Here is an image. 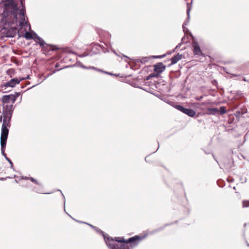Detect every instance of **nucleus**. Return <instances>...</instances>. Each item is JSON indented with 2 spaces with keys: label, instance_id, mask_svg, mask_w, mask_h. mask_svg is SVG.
I'll use <instances>...</instances> for the list:
<instances>
[{
  "label": "nucleus",
  "instance_id": "obj_14",
  "mask_svg": "<svg viewBox=\"0 0 249 249\" xmlns=\"http://www.w3.org/2000/svg\"><path fill=\"white\" fill-rule=\"evenodd\" d=\"M207 112L206 113L208 115H214L217 114L219 112V110L216 108H207Z\"/></svg>",
  "mask_w": 249,
  "mask_h": 249
},
{
  "label": "nucleus",
  "instance_id": "obj_17",
  "mask_svg": "<svg viewBox=\"0 0 249 249\" xmlns=\"http://www.w3.org/2000/svg\"><path fill=\"white\" fill-rule=\"evenodd\" d=\"M63 209H64V211H65V212L68 214L69 215L70 217H71L73 220H75L76 221L79 222V223H85V224H88L89 225L90 227H91L92 229H93L94 230L95 229L96 227L92 225H91L90 224H88V223H87L86 222H82V221H78L77 220H75V219H74L73 218H72L69 213H67V212L65 210V205L63 207Z\"/></svg>",
  "mask_w": 249,
  "mask_h": 249
},
{
  "label": "nucleus",
  "instance_id": "obj_48",
  "mask_svg": "<svg viewBox=\"0 0 249 249\" xmlns=\"http://www.w3.org/2000/svg\"><path fill=\"white\" fill-rule=\"evenodd\" d=\"M176 49L175 48L172 51V52H175Z\"/></svg>",
  "mask_w": 249,
  "mask_h": 249
},
{
  "label": "nucleus",
  "instance_id": "obj_55",
  "mask_svg": "<svg viewBox=\"0 0 249 249\" xmlns=\"http://www.w3.org/2000/svg\"><path fill=\"white\" fill-rule=\"evenodd\" d=\"M68 67H63V69H64L65 68H67Z\"/></svg>",
  "mask_w": 249,
  "mask_h": 249
},
{
  "label": "nucleus",
  "instance_id": "obj_28",
  "mask_svg": "<svg viewBox=\"0 0 249 249\" xmlns=\"http://www.w3.org/2000/svg\"><path fill=\"white\" fill-rule=\"evenodd\" d=\"M239 111L241 112V114H242V115H243L247 112V109L246 108H241Z\"/></svg>",
  "mask_w": 249,
  "mask_h": 249
},
{
  "label": "nucleus",
  "instance_id": "obj_32",
  "mask_svg": "<svg viewBox=\"0 0 249 249\" xmlns=\"http://www.w3.org/2000/svg\"><path fill=\"white\" fill-rule=\"evenodd\" d=\"M185 36H184L182 39H181V42H182V44L183 43H187V40L185 41Z\"/></svg>",
  "mask_w": 249,
  "mask_h": 249
},
{
  "label": "nucleus",
  "instance_id": "obj_4",
  "mask_svg": "<svg viewBox=\"0 0 249 249\" xmlns=\"http://www.w3.org/2000/svg\"><path fill=\"white\" fill-rule=\"evenodd\" d=\"M2 114L3 116V120L1 127L0 143H6L9 132V130L7 127L10 126V121L12 114L2 111Z\"/></svg>",
  "mask_w": 249,
  "mask_h": 249
},
{
  "label": "nucleus",
  "instance_id": "obj_35",
  "mask_svg": "<svg viewBox=\"0 0 249 249\" xmlns=\"http://www.w3.org/2000/svg\"><path fill=\"white\" fill-rule=\"evenodd\" d=\"M182 44V42H180V43H179L176 47H175V49H177L178 48H179L181 46Z\"/></svg>",
  "mask_w": 249,
  "mask_h": 249
},
{
  "label": "nucleus",
  "instance_id": "obj_10",
  "mask_svg": "<svg viewBox=\"0 0 249 249\" xmlns=\"http://www.w3.org/2000/svg\"><path fill=\"white\" fill-rule=\"evenodd\" d=\"M192 2H193V0H192V1L190 3H187V19H186V21L184 22V23L183 24V25H182L183 30V32L184 33H185L186 32L188 31V29L185 27V26L187 25L188 24L189 22L190 18V11H191V8H192L191 5L192 3Z\"/></svg>",
  "mask_w": 249,
  "mask_h": 249
},
{
  "label": "nucleus",
  "instance_id": "obj_26",
  "mask_svg": "<svg viewBox=\"0 0 249 249\" xmlns=\"http://www.w3.org/2000/svg\"><path fill=\"white\" fill-rule=\"evenodd\" d=\"M234 115L235 117L238 119H239L241 117V116L243 115L242 114H241V113L239 110L236 111L235 112Z\"/></svg>",
  "mask_w": 249,
  "mask_h": 249
},
{
  "label": "nucleus",
  "instance_id": "obj_19",
  "mask_svg": "<svg viewBox=\"0 0 249 249\" xmlns=\"http://www.w3.org/2000/svg\"><path fill=\"white\" fill-rule=\"evenodd\" d=\"M170 224H166L163 227H160L158 229H157L155 230H154L153 231L151 232V234H153V233H156V232H159L160 231H162L164 229V228L167 226H169L170 225Z\"/></svg>",
  "mask_w": 249,
  "mask_h": 249
},
{
  "label": "nucleus",
  "instance_id": "obj_31",
  "mask_svg": "<svg viewBox=\"0 0 249 249\" xmlns=\"http://www.w3.org/2000/svg\"><path fill=\"white\" fill-rule=\"evenodd\" d=\"M8 161V162L10 163V165H11V168H13V164L12 162V161L7 157L6 158V159H5Z\"/></svg>",
  "mask_w": 249,
  "mask_h": 249
},
{
  "label": "nucleus",
  "instance_id": "obj_5",
  "mask_svg": "<svg viewBox=\"0 0 249 249\" xmlns=\"http://www.w3.org/2000/svg\"><path fill=\"white\" fill-rule=\"evenodd\" d=\"M29 78V76H28L26 78H15L11 79L9 81L7 82L5 84H4L1 86L2 89L4 90V92H6L7 89L8 88H13L15 87V86L17 84H18L20 81L25 79H28Z\"/></svg>",
  "mask_w": 249,
  "mask_h": 249
},
{
  "label": "nucleus",
  "instance_id": "obj_37",
  "mask_svg": "<svg viewBox=\"0 0 249 249\" xmlns=\"http://www.w3.org/2000/svg\"><path fill=\"white\" fill-rule=\"evenodd\" d=\"M212 84H213V85H215L217 84V81H216V80H213V81H212Z\"/></svg>",
  "mask_w": 249,
  "mask_h": 249
},
{
  "label": "nucleus",
  "instance_id": "obj_7",
  "mask_svg": "<svg viewBox=\"0 0 249 249\" xmlns=\"http://www.w3.org/2000/svg\"><path fill=\"white\" fill-rule=\"evenodd\" d=\"M175 107L178 110L191 117H194L196 114V112L193 109L185 108L181 105H177Z\"/></svg>",
  "mask_w": 249,
  "mask_h": 249
},
{
  "label": "nucleus",
  "instance_id": "obj_16",
  "mask_svg": "<svg viewBox=\"0 0 249 249\" xmlns=\"http://www.w3.org/2000/svg\"><path fill=\"white\" fill-rule=\"evenodd\" d=\"M6 144V143H4V142L0 143L1 154L5 157V159H6V158H7L6 154L5 153V149Z\"/></svg>",
  "mask_w": 249,
  "mask_h": 249
},
{
  "label": "nucleus",
  "instance_id": "obj_34",
  "mask_svg": "<svg viewBox=\"0 0 249 249\" xmlns=\"http://www.w3.org/2000/svg\"><path fill=\"white\" fill-rule=\"evenodd\" d=\"M88 54L86 53H83L82 54H81V55H79V57H85L86 56H87Z\"/></svg>",
  "mask_w": 249,
  "mask_h": 249
},
{
  "label": "nucleus",
  "instance_id": "obj_1",
  "mask_svg": "<svg viewBox=\"0 0 249 249\" xmlns=\"http://www.w3.org/2000/svg\"><path fill=\"white\" fill-rule=\"evenodd\" d=\"M3 12L1 14V23L3 25H11L18 20L17 11L18 10L17 4L14 0H4Z\"/></svg>",
  "mask_w": 249,
  "mask_h": 249
},
{
  "label": "nucleus",
  "instance_id": "obj_40",
  "mask_svg": "<svg viewBox=\"0 0 249 249\" xmlns=\"http://www.w3.org/2000/svg\"><path fill=\"white\" fill-rule=\"evenodd\" d=\"M203 96H200V97L196 98V99L198 100H201Z\"/></svg>",
  "mask_w": 249,
  "mask_h": 249
},
{
  "label": "nucleus",
  "instance_id": "obj_22",
  "mask_svg": "<svg viewBox=\"0 0 249 249\" xmlns=\"http://www.w3.org/2000/svg\"><path fill=\"white\" fill-rule=\"evenodd\" d=\"M150 58H151V57H142L140 60H138V61L141 62L142 63H145L148 62Z\"/></svg>",
  "mask_w": 249,
  "mask_h": 249
},
{
  "label": "nucleus",
  "instance_id": "obj_8",
  "mask_svg": "<svg viewBox=\"0 0 249 249\" xmlns=\"http://www.w3.org/2000/svg\"><path fill=\"white\" fill-rule=\"evenodd\" d=\"M139 237H140V239L135 241L133 243L122 242L120 243L121 244V245H119V243L118 242H116V244L118 247L117 248H116V249H129V247H126L128 244H131V246H136L138 245V241H140L144 238V236L141 237L139 236Z\"/></svg>",
  "mask_w": 249,
  "mask_h": 249
},
{
  "label": "nucleus",
  "instance_id": "obj_38",
  "mask_svg": "<svg viewBox=\"0 0 249 249\" xmlns=\"http://www.w3.org/2000/svg\"><path fill=\"white\" fill-rule=\"evenodd\" d=\"M103 72L104 73H107L108 74H110V75H114L113 74L111 73H109V72H106V71H103Z\"/></svg>",
  "mask_w": 249,
  "mask_h": 249
},
{
  "label": "nucleus",
  "instance_id": "obj_44",
  "mask_svg": "<svg viewBox=\"0 0 249 249\" xmlns=\"http://www.w3.org/2000/svg\"><path fill=\"white\" fill-rule=\"evenodd\" d=\"M58 67H59V64H58V63H56V64H55V67H56V68H58Z\"/></svg>",
  "mask_w": 249,
  "mask_h": 249
},
{
  "label": "nucleus",
  "instance_id": "obj_39",
  "mask_svg": "<svg viewBox=\"0 0 249 249\" xmlns=\"http://www.w3.org/2000/svg\"><path fill=\"white\" fill-rule=\"evenodd\" d=\"M213 157L214 159L216 161V162L217 163H218V161H217V160H216V159L215 158L213 154Z\"/></svg>",
  "mask_w": 249,
  "mask_h": 249
},
{
  "label": "nucleus",
  "instance_id": "obj_9",
  "mask_svg": "<svg viewBox=\"0 0 249 249\" xmlns=\"http://www.w3.org/2000/svg\"><path fill=\"white\" fill-rule=\"evenodd\" d=\"M233 161L232 159L229 158H225L223 160V163L222 165H220V168H224L228 171H229L233 166Z\"/></svg>",
  "mask_w": 249,
  "mask_h": 249
},
{
  "label": "nucleus",
  "instance_id": "obj_27",
  "mask_svg": "<svg viewBox=\"0 0 249 249\" xmlns=\"http://www.w3.org/2000/svg\"><path fill=\"white\" fill-rule=\"evenodd\" d=\"M166 54H163L162 55H153L151 56V57L154 58H163L164 56H165Z\"/></svg>",
  "mask_w": 249,
  "mask_h": 249
},
{
  "label": "nucleus",
  "instance_id": "obj_52",
  "mask_svg": "<svg viewBox=\"0 0 249 249\" xmlns=\"http://www.w3.org/2000/svg\"><path fill=\"white\" fill-rule=\"evenodd\" d=\"M157 151H158V149H156V150H155V151H154V152H153V153H155V152H157Z\"/></svg>",
  "mask_w": 249,
  "mask_h": 249
},
{
  "label": "nucleus",
  "instance_id": "obj_45",
  "mask_svg": "<svg viewBox=\"0 0 249 249\" xmlns=\"http://www.w3.org/2000/svg\"><path fill=\"white\" fill-rule=\"evenodd\" d=\"M24 178L25 179H30V178H28V177H25L24 178Z\"/></svg>",
  "mask_w": 249,
  "mask_h": 249
},
{
  "label": "nucleus",
  "instance_id": "obj_30",
  "mask_svg": "<svg viewBox=\"0 0 249 249\" xmlns=\"http://www.w3.org/2000/svg\"><path fill=\"white\" fill-rule=\"evenodd\" d=\"M156 76V74H154V73H151L150 74V75H149L148 76H147L146 77V80H149L150 78L151 77H155Z\"/></svg>",
  "mask_w": 249,
  "mask_h": 249
},
{
  "label": "nucleus",
  "instance_id": "obj_54",
  "mask_svg": "<svg viewBox=\"0 0 249 249\" xmlns=\"http://www.w3.org/2000/svg\"><path fill=\"white\" fill-rule=\"evenodd\" d=\"M0 180H4V178H1V179H0Z\"/></svg>",
  "mask_w": 249,
  "mask_h": 249
},
{
  "label": "nucleus",
  "instance_id": "obj_59",
  "mask_svg": "<svg viewBox=\"0 0 249 249\" xmlns=\"http://www.w3.org/2000/svg\"><path fill=\"white\" fill-rule=\"evenodd\" d=\"M233 189L235 190V187H233Z\"/></svg>",
  "mask_w": 249,
  "mask_h": 249
},
{
  "label": "nucleus",
  "instance_id": "obj_51",
  "mask_svg": "<svg viewBox=\"0 0 249 249\" xmlns=\"http://www.w3.org/2000/svg\"><path fill=\"white\" fill-rule=\"evenodd\" d=\"M157 151H158V149H156V150H155V151H154V152H153V153H155V152H157Z\"/></svg>",
  "mask_w": 249,
  "mask_h": 249
},
{
  "label": "nucleus",
  "instance_id": "obj_56",
  "mask_svg": "<svg viewBox=\"0 0 249 249\" xmlns=\"http://www.w3.org/2000/svg\"><path fill=\"white\" fill-rule=\"evenodd\" d=\"M50 47H55V46H52H52H51Z\"/></svg>",
  "mask_w": 249,
  "mask_h": 249
},
{
  "label": "nucleus",
  "instance_id": "obj_25",
  "mask_svg": "<svg viewBox=\"0 0 249 249\" xmlns=\"http://www.w3.org/2000/svg\"><path fill=\"white\" fill-rule=\"evenodd\" d=\"M33 39L36 42H37V39H39V36L35 32H33Z\"/></svg>",
  "mask_w": 249,
  "mask_h": 249
},
{
  "label": "nucleus",
  "instance_id": "obj_42",
  "mask_svg": "<svg viewBox=\"0 0 249 249\" xmlns=\"http://www.w3.org/2000/svg\"><path fill=\"white\" fill-rule=\"evenodd\" d=\"M123 56L124 57L126 58L127 59H129V58L128 57H127V56L124 55H123Z\"/></svg>",
  "mask_w": 249,
  "mask_h": 249
},
{
  "label": "nucleus",
  "instance_id": "obj_20",
  "mask_svg": "<svg viewBox=\"0 0 249 249\" xmlns=\"http://www.w3.org/2000/svg\"><path fill=\"white\" fill-rule=\"evenodd\" d=\"M37 44H39L41 47H43L45 44H46L44 40L39 37V39H37V42H36Z\"/></svg>",
  "mask_w": 249,
  "mask_h": 249
},
{
  "label": "nucleus",
  "instance_id": "obj_13",
  "mask_svg": "<svg viewBox=\"0 0 249 249\" xmlns=\"http://www.w3.org/2000/svg\"><path fill=\"white\" fill-rule=\"evenodd\" d=\"M182 57V55L179 53H178L177 55H174L171 58V65H174L177 63L179 60L181 59Z\"/></svg>",
  "mask_w": 249,
  "mask_h": 249
},
{
  "label": "nucleus",
  "instance_id": "obj_2",
  "mask_svg": "<svg viewBox=\"0 0 249 249\" xmlns=\"http://www.w3.org/2000/svg\"><path fill=\"white\" fill-rule=\"evenodd\" d=\"M94 230L98 232L99 234H102L105 242H106V244L107 247L109 249H111V247H113V246H109L108 244V242L111 243V244L114 245L115 248H118L117 245L116 244V242H118V243H122V242H127V243H133L135 241L140 239V237H139V235H135L133 237H130L128 238L127 240H125L123 237H115L114 238L108 236L107 234L106 233H105L104 231H103L99 229L98 228L96 227L94 229Z\"/></svg>",
  "mask_w": 249,
  "mask_h": 249
},
{
  "label": "nucleus",
  "instance_id": "obj_12",
  "mask_svg": "<svg viewBox=\"0 0 249 249\" xmlns=\"http://www.w3.org/2000/svg\"><path fill=\"white\" fill-rule=\"evenodd\" d=\"M165 69V66L162 63H158L154 65V71L158 73H160Z\"/></svg>",
  "mask_w": 249,
  "mask_h": 249
},
{
  "label": "nucleus",
  "instance_id": "obj_50",
  "mask_svg": "<svg viewBox=\"0 0 249 249\" xmlns=\"http://www.w3.org/2000/svg\"><path fill=\"white\" fill-rule=\"evenodd\" d=\"M157 151H158V149H156V150H155V151H154V152H153V153H155V152H157Z\"/></svg>",
  "mask_w": 249,
  "mask_h": 249
},
{
  "label": "nucleus",
  "instance_id": "obj_18",
  "mask_svg": "<svg viewBox=\"0 0 249 249\" xmlns=\"http://www.w3.org/2000/svg\"><path fill=\"white\" fill-rule=\"evenodd\" d=\"M24 37L28 39H32L33 37V33L26 32L24 36Z\"/></svg>",
  "mask_w": 249,
  "mask_h": 249
},
{
  "label": "nucleus",
  "instance_id": "obj_57",
  "mask_svg": "<svg viewBox=\"0 0 249 249\" xmlns=\"http://www.w3.org/2000/svg\"><path fill=\"white\" fill-rule=\"evenodd\" d=\"M155 87H156L157 88H158V87H157V85H155Z\"/></svg>",
  "mask_w": 249,
  "mask_h": 249
},
{
  "label": "nucleus",
  "instance_id": "obj_15",
  "mask_svg": "<svg viewBox=\"0 0 249 249\" xmlns=\"http://www.w3.org/2000/svg\"><path fill=\"white\" fill-rule=\"evenodd\" d=\"M17 32V29L13 28L11 30V31L9 30L7 33H6V36L7 37H13L15 36Z\"/></svg>",
  "mask_w": 249,
  "mask_h": 249
},
{
  "label": "nucleus",
  "instance_id": "obj_58",
  "mask_svg": "<svg viewBox=\"0 0 249 249\" xmlns=\"http://www.w3.org/2000/svg\"><path fill=\"white\" fill-rule=\"evenodd\" d=\"M243 80H244V81H246V79L245 78L243 79Z\"/></svg>",
  "mask_w": 249,
  "mask_h": 249
},
{
  "label": "nucleus",
  "instance_id": "obj_46",
  "mask_svg": "<svg viewBox=\"0 0 249 249\" xmlns=\"http://www.w3.org/2000/svg\"><path fill=\"white\" fill-rule=\"evenodd\" d=\"M145 160L146 162H148L147 157H146V158H145Z\"/></svg>",
  "mask_w": 249,
  "mask_h": 249
},
{
  "label": "nucleus",
  "instance_id": "obj_33",
  "mask_svg": "<svg viewBox=\"0 0 249 249\" xmlns=\"http://www.w3.org/2000/svg\"><path fill=\"white\" fill-rule=\"evenodd\" d=\"M30 179L32 182H34L36 183V184H38L37 181L35 179H34V178H30Z\"/></svg>",
  "mask_w": 249,
  "mask_h": 249
},
{
  "label": "nucleus",
  "instance_id": "obj_3",
  "mask_svg": "<svg viewBox=\"0 0 249 249\" xmlns=\"http://www.w3.org/2000/svg\"><path fill=\"white\" fill-rule=\"evenodd\" d=\"M20 92H15L14 94L5 95L2 96L1 101L2 103V111L13 113V104L17 98L20 95Z\"/></svg>",
  "mask_w": 249,
  "mask_h": 249
},
{
  "label": "nucleus",
  "instance_id": "obj_6",
  "mask_svg": "<svg viewBox=\"0 0 249 249\" xmlns=\"http://www.w3.org/2000/svg\"><path fill=\"white\" fill-rule=\"evenodd\" d=\"M20 4L22 6V9L20 10L19 12V16L20 17V20L19 21V26L20 27H23L26 25H28V23L25 21V19L24 17V15L25 13V6L24 5V0H20Z\"/></svg>",
  "mask_w": 249,
  "mask_h": 249
},
{
  "label": "nucleus",
  "instance_id": "obj_60",
  "mask_svg": "<svg viewBox=\"0 0 249 249\" xmlns=\"http://www.w3.org/2000/svg\"><path fill=\"white\" fill-rule=\"evenodd\" d=\"M248 246H249V244H248Z\"/></svg>",
  "mask_w": 249,
  "mask_h": 249
},
{
  "label": "nucleus",
  "instance_id": "obj_53",
  "mask_svg": "<svg viewBox=\"0 0 249 249\" xmlns=\"http://www.w3.org/2000/svg\"><path fill=\"white\" fill-rule=\"evenodd\" d=\"M61 69H62V68H60V69H57V71H59V70H60Z\"/></svg>",
  "mask_w": 249,
  "mask_h": 249
},
{
  "label": "nucleus",
  "instance_id": "obj_21",
  "mask_svg": "<svg viewBox=\"0 0 249 249\" xmlns=\"http://www.w3.org/2000/svg\"><path fill=\"white\" fill-rule=\"evenodd\" d=\"M219 112H220V115H223L226 113L227 112L226 107L224 106L220 107Z\"/></svg>",
  "mask_w": 249,
  "mask_h": 249
},
{
  "label": "nucleus",
  "instance_id": "obj_47",
  "mask_svg": "<svg viewBox=\"0 0 249 249\" xmlns=\"http://www.w3.org/2000/svg\"><path fill=\"white\" fill-rule=\"evenodd\" d=\"M28 25H29V30H31V26H30V24H29Z\"/></svg>",
  "mask_w": 249,
  "mask_h": 249
},
{
  "label": "nucleus",
  "instance_id": "obj_29",
  "mask_svg": "<svg viewBox=\"0 0 249 249\" xmlns=\"http://www.w3.org/2000/svg\"><path fill=\"white\" fill-rule=\"evenodd\" d=\"M63 54L66 52H68L69 53H71V51H70L68 48H65L63 47Z\"/></svg>",
  "mask_w": 249,
  "mask_h": 249
},
{
  "label": "nucleus",
  "instance_id": "obj_49",
  "mask_svg": "<svg viewBox=\"0 0 249 249\" xmlns=\"http://www.w3.org/2000/svg\"><path fill=\"white\" fill-rule=\"evenodd\" d=\"M157 151H158V149H156V150H155V151H154V152H153V153H155V152H157Z\"/></svg>",
  "mask_w": 249,
  "mask_h": 249
},
{
  "label": "nucleus",
  "instance_id": "obj_23",
  "mask_svg": "<svg viewBox=\"0 0 249 249\" xmlns=\"http://www.w3.org/2000/svg\"><path fill=\"white\" fill-rule=\"evenodd\" d=\"M81 67L82 68H83L84 69H93V70H96V71H103V70H101L100 69H98L94 67H87L85 66H83V65H82Z\"/></svg>",
  "mask_w": 249,
  "mask_h": 249
},
{
  "label": "nucleus",
  "instance_id": "obj_11",
  "mask_svg": "<svg viewBox=\"0 0 249 249\" xmlns=\"http://www.w3.org/2000/svg\"><path fill=\"white\" fill-rule=\"evenodd\" d=\"M192 45L193 47V52L195 55H201L202 54V52L197 42H193Z\"/></svg>",
  "mask_w": 249,
  "mask_h": 249
},
{
  "label": "nucleus",
  "instance_id": "obj_24",
  "mask_svg": "<svg viewBox=\"0 0 249 249\" xmlns=\"http://www.w3.org/2000/svg\"><path fill=\"white\" fill-rule=\"evenodd\" d=\"M243 207L247 208L249 207V200H243L242 202Z\"/></svg>",
  "mask_w": 249,
  "mask_h": 249
},
{
  "label": "nucleus",
  "instance_id": "obj_36",
  "mask_svg": "<svg viewBox=\"0 0 249 249\" xmlns=\"http://www.w3.org/2000/svg\"><path fill=\"white\" fill-rule=\"evenodd\" d=\"M108 244H109V246H113V247H111V249H116V248H115L114 245H112V244H111V243H110L109 242H108Z\"/></svg>",
  "mask_w": 249,
  "mask_h": 249
},
{
  "label": "nucleus",
  "instance_id": "obj_41",
  "mask_svg": "<svg viewBox=\"0 0 249 249\" xmlns=\"http://www.w3.org/2000/svg\"><path fill=\"white\" fill-rule=\"evenodd\" d=\"M2 117H3V115L2 116V115L0 116V122H2Z\"/></svg>",
  "mask_w": 249,
  "mask_h": 249
},
{
  "label": "nucleus",
  "instance_id": "obj_43",
  "mask_svg": "<svg viewBox=\"0 0 249 249\" xmlns=\"http://www.w3.org/2000/svg\"><path fill=\"white\" fill-rule=\"evenodd\" d=\"M112 52H113V53H114L116 55H118V54H117V53L116 52V51H115V50H112ZM118 56H119V55H118Z\"/></svg>",
  "mask_w": 249,
  "mask_h": 249
}]
</instances>
